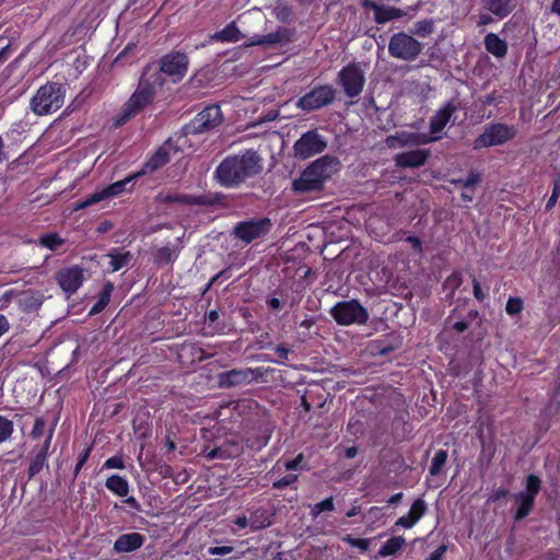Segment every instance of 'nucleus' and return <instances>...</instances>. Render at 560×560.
<instances>
[{
  "label": "nucleus",
  "instance_id": "f257e3e1",
  "mask_svg": "<svg viewBox=\"0 0 560 560\" xmlns=\"http://www.w3.org/2000/svg\"><path fill=\"white\" fill-rule=\"evenodd\" d=\"M262 171V159L254 150L224 158L217 166L214 178L225 188H236Z\"/></svg>",
  "mask_w": 560,
  "mask_h": 560
},
{
  "label": "nucleus",
  "instance_id": "f03ea898",
  "mask_svg": "<svg viewBox=\"0 0 560 560\" xmlns=\"http://www.w3.org/2000/svg\"><path fill=\"white\" fill-rule=\"evenodd\" d=\"M152 66L148 65L135 92L129 100L122 105L119 114L114 120V126L120 127L132 117L141 113L149 104H151L156 94V88L165 84V80L159 73H151Z\"/></svg>",
  "mask_w": 560,
  "mask_h": 560
},
{
  "label": "nucleus",
  "instance_id": "7ed1b4c3",
  "mask_svg": "<svg viewBox=\"0 0 560 560\" xmlns=\"http://www.w3.org/2000/svg\"><path fill=\"white\" fill-rule=\"evenodd\" d=\"M339 160L331 155L315 160L292 182V190L296 194L323 190L325 182L339 171Z\"/></svg>",
  "mask_w": 560,
  "mask_h": 560
},
{
  "label": "nucleus",
  "instance_id": "20e7f679",
  "mask_svg": "<svg viewBox=\"0 0 560 560\" xmlns=\"http://www.w3.org/2000/svg\"><path fill=\"white\" fill-rule=\"evenodd\" d=\"M66 97V88L58 82L39 86L30 101V109L37 116H47L59 110Z\"/></svg>",
  "mask_w": 560,
  "mask_h": 560
},
{
  "label": "nucleus",
  "instance_id": "39448f33",
  "mask_svg": "<svg viewBox=\"0 0 560 560\" xmlns=\"http://www.w3.org/2000/svg\"><path fill=\"white\" fill-rule=\"evenodd\" d=\"M517 135L515 125L505 122H490L483 131L474 139L472 149L479 151L485 148L499 147L512 141Z\"/></svg>",
  "mask_w": 560,
  "mask_h": 560
},
{
  "label": "nucleus",
  "instance_id": "423d86ee",
  "mask_svg": "<svg viewBox=\"0 0 560 560\" xmlns=\"http://www.w3.org/2000/svg\"><path fill=\"white\" fill-rule=\"evenodd\" d=\"M188 57L184 52L171 51L158 61V66L153 67L151 73H159L166 81L177 83L186 75L188 70Z\"/></svg>",
  "mask_w": 560,
  "mask_h": 560
},
{
  "label": "nucleus",
  "instance_id": "0eeeda50",
  "mask_svg": "<svg viewBox=\"0 0 560 560\" xmlns=\"http://www.w3.org/2000/svg\"><path fill=\"white\" fill-rule=\"evenodd\" d=\"M330 315L342 326L362 325L369 318L368 311L357 300L338 302L331 307Z\"/></svg>",
  "mask_w": 560,
  "mask_h": 560
},
{
  "label": "nucleus",
  "instance_id": "6e6552de",
  "mask_svg": "<svg viewBox=\"0 0 560 560\" xmlns=\"http://www.w3.org/2000/svg\"><path fill=\"white\" fill-rule=\"evenodd\" d=\"M223 121V114L219 105H210L199 112L194 119L185 126L186 135H200L218 128Z\"/></svg>",
  "mask_w": 560,
  "mask_h": 560
},
{
  "label": "nucleus",
  "instance_id": "1a4fd4ad",
  "mask_svg": "<svg viewBox=\"0 0 560 560\" xmlns=\"http://www.w3.org/2000/svg\"><path fill=\"white\" fill-rule=\"evenodd\" d=\"M540 489L541 479L537 475L529 474L525 479V491L516 495L517 508L514 513L515 521H522L529 515Z\"/></svg>",
  "mask_w": 560,
  "mask_h": 560
},
{
  "label": "nucleus",
  "instance_id": "9d476101",
  "mask_svg": "<svg viewBox=\"0 0 560 560\" xmlns=\"http://www.w3.org/2000/svg\"><path fill=\"white\" fill-rule=\"evenodd\" d=\"M387 48L393 57L405 61H412L420 55L422 44L412 36L401 32L390 37Z\"/></svg>",
  "mask_w": 560,
  "mask_h": 560
},
{
  "label": "nucleus",
  "instance_id": "9b49d317",
  "mask_svg": "<svg viewBox=\"0 0 560 560\" xmlns=\"http://www.w3.org/2000/svg\"><path fill=\"white\" fill-rule=\"evenodd\" d=\"M335 97L336 90L331 85H317L298 100L296 107L310 113L330 105Z\"/></svg>",
  "mask_w": 560,
  "mask_h": 560
},
{
  "label": "nucleus",
  "instance_id": "f8f14e48",
  "mask_svg": "<svg viewBox=\"0 0 560 560\" xmlns=\"http://www.w3.org/2000/svg\"><path fill=\"white\" fill-rule=\"evenodd\" d=\"M156 200L162 203H183L196 206H215L224 202V195L220 192H207L200 196L173 194L161 191L156 195Z\"/></svg>",
  "mask_w": 560,
  "mask_h": 560
},
{
  "label": "nucleus",
  "instance_id": "ddd939ff",
  "mask_svg": "<svg viewBox=\"0 0 560 560\" xmlns=\"http://www.w3.org/2000/svg\"><path fill=\"white\" fill-rule=\"evenodd\" d=\"M327 147L326 139L317 130L304 132L293 144L294 156L301 160L322 153Z\"/></svg>",
  "mask_w": 560,
  "mask_h": 560
},
{
  "label": "nucleus",
  "instance_id": "4468645a",
  "mask_svg": "<svg viewBox=\"0 0 560 560\" xmlns=\"http://www.w3.org/2000/svg\"><path fill=\"white\" fill-rule=\"evenodd\" d=\"M270 229L271 221L268 218L253 219L238 222L233 229V234L236 238L249 244L267 235Z\"/></svg>",
  "mask_w": 560,
  "mask_h": 560
},
{
  "label": "nucleus",
  "instance_id": "2eb2a0df",
  "mask_svg": "<svg viewBox=\"0 0 560 560\" xmlns=\"http://www.w3.org/2000/svg\"><path fill=\"white\" fill-rule=\"evenodd\" d=\"M364 82L363 70L358 63H349L338 73V83L342 86L348 97L358 96L363 90Z\"/></svg>",
  "mask_w": 560,
  "mask_h": 560
},
{
  "label": "nucleus",
  "instance_id": "dca6fc26",
  "mask_svg": "<svg viewBox=\"0 0 560 560\" xmlns=\"http://www.w3.org/2000/svg\"><path fill=\"white\" fill-rule=\"evenodd\" d=\"M55 279L59 287L71 295L82 285L84 271L79 266L65 267L56 272Z\"/></svg>",
  "mask_w": 560,
  "mask_h": 560
},
{
  "label": "nucleus",
  "instance_id": "f3484780",
  "mask_svg": "<svg viewBox=\"0 0 560 560\" xmlns=\"http://www.w3.org/2000/svg\"><path fill=\"white\" fill-rule=\"evenodd\" d=\"M255 378L256 372L250 368L232 369L218 374V385L220 388H232L249 384Z\"/></svg>",
  "mask_w": 560,
  "mask_h": 560
},
{
  "label": "nucleus",
  "instance_id": "a211bd4d",
  "mask_svg": "<svg viewBox=\"0 0 560 560\" xmlns=\"http://www.w3.org/2000/svg\"><path fill=\"white\" fill-rule=\"evenodd\" d=\"M292 35L293 32L291 30L279 26L272 33L266 35H256L252 37L247 46H264L267 48H273L290 43Z\"/></svg>",
  "mask_w": 560,
  "mask_h": 560
},
{
  "label": "nucleus",
  "instance_id": "6ab92c4d",
  "mask_svg": "<svg viewBox=\"0 0 560 560\" xmlns=\"http://www.w3.org/2000/svg\"><path fill=\"white\" fill-rule=\"evenodd\" d=\"M431 155L429 149H415L404 151L394 156V161L401 168H417L423 166Z\"/></svg>",
  "mask_w": 560,
  "mask_h": 560
},
{
  "label": "nucleus",
  "instance_id": "aec40b11",
  "mask_svg": "<svg viewBox=\"0 0 560 560\" xmlns=\"http://www.w3.org/2000/svg\"><path fill=\"white\" fill-rule=\"evenodd\" d=\"M428 505L422 498H418L411 504L407 514L400 516L392 527V533L396 532L397 527L409 529L413 527L427 513Z\"/></svg>",
  "mask_w": 560,
  "mask_h": 560
},
{
  "label": "nucleus",
  "instance_id": "412c9836",
  "mask_svg": "<svg viewBox=\"0 0 560 560\" xmlns=\"http://www.w3.org/2000/svg\"><path fill=\"white\" fill-rule=\"evenodd\" d=\"M458 105L454 100L447 101L431 118L429 124L430 133L438 135L444 130L451 121L452 116L457 112Z\"/></svg>",
  "mask_w": 560,
  "mask_h": 560
},
{
  "label": "nucleus",
  "instance_id": "4be33fe9",
  "mask_svg": "<svg viewBox=\"0 0 560 560\" xmlns=\"http://www.w3.org/2000/svg\"><path fill=\"white\" fill-rule=\"evenodd\" d=\"M55 432V424L48 430L47 436L45 439V442L43 446L38 450L34 458H32L28 467V478L32 479L35 477L45 465H47V456H48V450L51 444V440Z\"/></svg>",
  "mask_w": 560,
  "mask_h": 560
},
{
  "label": "nucleus",
  "instance_id": "5701e85b",
  "mask_svg": "<svg viewBox=\"0 0 560 560\" xmlns=\"http://www.w3.org/2000/svg\"><path fill=\"white\" fill-rule=\"evenodd\" d=\"M144 541L145 537L140 533H127L115 540L113 549L118 553H129L140 549Z\"/></svg>",
  "mask_w": 560,
  "mask_h": 560
},
{
  "label": "nucleus",
  "instance_id": "b1692460",
  "mask_svg": "<svg viewBox=\"0 0 560 560\" xmlns=\"http://www.w3.org/2000/svg\"><path fill=\"white\" fill-rule=\"evenodd\" d=\"M182 247L178 244H167L152 252V260L156 266L172 265L179 256Z\"/></svg>",
  "mask_w": 560,
  "mask_h": 560
},
{
  "label": "nucleus",
  "instance_id": "393cba45",
  "mask_svg": "<svg viewBox=\"0 0 560 560\" xmlns=\"http://www.w3.org/2000/svg\"><path fill=\"white\" fill-rule=\"evenodd\" d=\"M482 8L499 19L509 16L515 9V0H481Z\"/></svg>",
  "mask_w": 560,
  "mask_h": 560
},
{
  "label": "nucleus",
  "instance_id": "a878e982",
  "mask_svg": "<svg viewBox=\"0 0 560 560\" xmlns=\"http://www.w3.org/2000/svg\"><path fill=\"white\" fill-rule=\"evenodd\" d=\"M485 47L488 52L497 58H503L508 54V44L494 33H488L485 36Z\"/></svg>",
  "mask_w": 560,
  "mask_h": 560
},
{
  "label": "nucleus",
  "instance_id": "bb28decb",
  "mask_svg": "<svg viewBox=\"0 0 560 560\" xmlns=\"http://www.w3.org/2000/svg\"><path fill=\"white\" fill-rule=\"evenodd\" d=\"M244 35L237 28L235 22L229 23L221 31L215 32L210 36L211 40L221 42V43H236L241 40Z\"/></svg>",
  "mask_w": 560,
  "mask_h": 560
},
{
  "label": "nucleus",
  "instance_id": "cd10ccee",
  "mask_svg": "<svg viewBox=\"0 0 560 560\" xmlns=\"http://www.w3.org/2000/svg\"><path fill=\"white\" fill-rule=\"evenodd\" d=\"M170 161V152L165 148H160L158 151L145 162L143 168L140 173L147 174V173H153L156 170L163 167L165 164H167Z\"/></svg>",
  "mask_w": 560,
  "mask_h": 560
},
{
  "label": "nucleus",
  "instance_id": "c85d7f7f",
  "mask_svg": "<svg viewBox=\"0 0 560 560\" xmlns=\"http://www.w3.org/2000/svg\"><path fill=\"white\" fill-rule=\"evenodd\" d=\"M105 487L118 497H126L129 493L127 479L119 475H112L105 481Z\"/></svg>",
  "mask_w": 560,
  "mask_h": 560
},
{
  "label": "nucleus",
  "instance_id": "c756f323",
  "mask_svg": "<svg viewBox=\"0 0 560 560\" xmlns=\"http://www.w3.org/2000/svg\"><path fill=\"white\" fill-rule=\"evenodd\" d=\"M250 520V529L253 532L266 528L271 525V515L266 509H257L248 516Z\"/></svg>",
  "mask_w": 560,
  "mask_h": 560
},
{
  "label": "nucleus",
  "instance_id": "7c9ffc66",
  "mask_svg": "<svg viewBox=\"0 0 560 560\" xmlns=\"http://www.w3.org/2000/svg\"><path fill=\"white\" fill-rule=\"evenodd\" d=\"M113 291L114 284L112 282H106L102 291L98 293L96 303L91 307L89 312L90 316L101 313L108 305Z\"/></svg>",
  "mask_w": 560,
  "mask_h": 560
},
{
  "label": "nucleus",
  "instance_id": "2f4dec72",
  "mask_svg": "<svg viewBox=\"0 0 560 560\" xmlns=\"http://www.w3.org/2000/svg\"><path fill=\"white\" fill-rule=\"evenodd\" d=\"M412 431V427L404 419H394L392 422V434L396 441L408 440Z\"/></svg>",
  "mask_w": 560,
  "mask_h": 560
},
{
  "label": "nucleus",
  "instance_id": "473e14b6",
  "mask_svg": "<svg viewBox=\"0 0 560 560\" xmlns=\"http://www.w3.org/2000/svg\"><path fill=\"white\" fill-rule=\"evenodd\" d=\"M19 304L24 312H33L42 306L43 299L33 292H24L19 300Z\"/></svg>",
  "mask_w": 560,
  "mask_h": 560
},
{
  "label": "nucleus",
  "instance_id": "72a5a7b5",
  "mask_svg": "<svg viewBox=\"0 0 560 560\" xmlns=\"http://www.w3.org/2000/svg\"><path fill=\"white\" fill-rule=\"evenodd\" d=\"M140 176V173H137L135 175L128 176L122 180L115 182L114 184L107 186L106 188L102 189L103 195L105 199L107 197L118 196L122 191L127 190V186L137 177Z\"/></svg>",
  "mask_w": 560,
  "mask_h": 560
},
{
  "label": "nucleus",
  "instance_id": "f704fd0d",
  "mask_svg": "<svg viewBox=\"0 0 560 560\" xmlns=\"http://www.w3.org/2000/svg\"><path fill=\"white\" fill-rule=\"evenodd\" d=\"M448 453L446 450H438L431 460L429 472L431 476H439L446 465Z\"/></svg>",
  "mask_w": 560,
  "mask_h": 560
},
{
  "label": "nucleus",
  "instance_id": "c9c22d12",
  "mask_svg": "<svg viewBox=\"0 0 560 560\" xmlns=\"http://www.w3.org/2000/svg\"><path fill=\"white\" fill-rule=\"evenodd\" d=\"M66 243V240L62 238L57 233H48L44 234L38 238V244L45 248H48L50 250H57L60 246H62Z\"/></svg>",
  "mask_w": 560,
  "mask_h": 560
},
{
  "label": "nucleus",
  "instance_id": "e433bc0d",
  "mask_svg": "<svg viewBox=\"0 0 560 560\" xmlns=\"http://www.w3.org/2000/svg\"><path fill=\"white\" fill-rule=\"evenodd\" d=\"M109 257V266L113 272L120 270L122 267L127 266L131 259V255L129 252L125 253H109L107 254Z\"/></svg>",
  "mask_w": 560,
  "mask_h": 560
},
{
  "label": "nucleus",
  "instance_id": "4c0bfd02",
  "mask_svg": "<svg viewBox=\"0 0 560 560\" xmlns=\"http://www.w3.org/2000/svg\"><path fill=\"white\" fill-rule=\"evenodd\" d=\"M481 174L476 171H470L466 178H453L451 184L462 188H472L481 183Z\"/></svg>",
  "mask_w": 560,
  "mask_h": 560
},
{
  "label": "nucleus",
  "instance_id": "58836bf2",
  "mask_svg": "<svg viewBox=\"0 0 560 560\" xmlns=\"http://www.w3.org/2000/svg\"><path fill=\"white\" fill-rule=\"evenodd\" d=\"M104 199H105V197H104L102 190L95 191L94 194L90 195L85 199L75 201L73 209L74 210L85 209L90 206H93V205L104 200Z\"/></svg>",
  "mask_w": 560,
  "mask_h": 560
},
{
  "label": "nucleus",
  "instance_id": "ea45409f",
  "mask_svg": "<svg viewBox=\"0 0 560 560\" xmlns=\"http://www.w3.org/2000/svg\"><path fill=\"white\" fill-rule=\"evenodd\" d=\"M14 431L13 422L0 415V443L8 441Z\"/></svg>",
  "mask_w": 560,
  "mask_h": 560
},
{
  "label": "nucleus",
  "instance_id": "a19ab883",
  "mask_svg": "<svg viewBox=\"0 0 560 560\" xmlns=\"http://www.w3.org/2000/svg\"><path fill=\"white\" fill-rule=\"evenodd\" d=\"M434 30V23L430 19H425L422 21H418L415 24L413 33L420 37H425L430 35Z\"/></svg>",
  "mask_w": 560,
  "mask_h": 560
},
{
  "label": "nucleus",
  "instance_id": "79ce46f5",
  "mask_svg": "<svg viewBox=\"0 0 560 560\" xmlns=\"http://www.w3.org/2000/svg\"><path fill=\"white\" fill-rule=\"evenodd\" d=\"M524 308V302L521 298L510 296L505 304V311L510 316L518 315Z\"/></svg>",
  "mask_w": 560,
  "mask_h": 560
},
{
  "label": "nucleus",
  "instance_id": "37998d69",
  "mask_svg": "<svg viewBox=\"0 0 560 560\" xmlns=\"http://www.w3.org/2000/svg\"><path fill=\"white\" fill-rule=\"evenodd\" d=\"M276 19L280 22H288L292 15V10L284 2H278L273 9Z\"/></svg>",
  "mask_w": 560,
  "mask_h": 560
},
{
  "label": "nucleus",
  "instance_id": "c03bdc74",
  "mask_svg": "<svg viewBox=\"0 0 560 560\" xmlns=\"http://www.w3.org/2000/svg\"><path fill=\"white\" fill-rule=\"evenodd\" d=\"M342 541L349 544L352 547L360 549L361 551H366L369 549L372 539L364 538H353L351 535H345L341 538Z\"/></svg>",
  "mask_w": 560,
  "mask_h": 560
},
{
  "label": "nucleus",
  "instance_id": "a18cd8bd",
  "mask_svg": "<svg viewBox=\"0 0 560 560\" xmlns=\"http://www.w3.org/2000/svg\"><path fill=\"white\" fill-rule=\"evenodd\" d=\"M334 501L332 497L325 499L324 501L316 503L312 506L311 514L314 517H317L322 512L332 511L334 510Z\"/></svg>",
  "mask_w": 560,
  "mask_h": 560
},
{
  "label": "nucleus",
  "instance_id": "49530a36",
  "mask_svg": "<svg viewBox=\"0 0 560 560\" xmlns=\"http://www.w3.org/2000/svg\"><path fill=\"white\" fill-rule=\"evenodd\" d=\"M208 459H228L232 457V454L225 446H218L206 453Z\"/></svg>",
  "mask_w": 560,
  "mask_h": 560
},
{
  "label": "nucleus",
  "instance_id": "de8ad7c7",
  "mask_svg": "<svg viewBox=\"0 0 560 560\" xmlns=\"http://www.w3.org/2000/svg\"><path fill=\"white\" fill-rule=\"evenodd\" d=\"M405 538L402 536H393L387 539V556L395 555L405 545Z\"/></svg>",
  "mask_w": 560,
  "mask_h": 560
},
{
  "label": "nucleus",
  "instance_id": "09e8293b",
  "mask_svg": "<svg viewBox=\"0 0 560 560\" xmlns=\"http://www.w3.org/2000/svg\"><path fill=\"white\" fill-rule=\"evenodd\" d=\"M462 282L463 279L460 272L454 271L445 279L444 287L450 288L452 293H454L462 285Z\"/></svg>",
  "mask_w": 560,
  "mask_h": 560
},
{
  "label": "nucleus",
  "instance_id": "8fccbe9b",
  "mask_svg": "<svg viewBox=\"0 0 560 560\" xmlns=\"http://www.w3.org/2000/svg\"><path fill=\"white\" fill-rule=\"evenodd\" d=\"M364 7L373 9L374 20L377 24L385 23V9L382 5H378L372 1H365Z\"/></svg>",
  "mask_w": 560,
  "mask_h": 560
},
{
  "label": "nucleus",
  "instance_id": "3c124183",
  "mask_svg": "<svg viewBox=\"0 0 560 560\" xmlns=\"http://www.w3.org/2000/svg\"><path fill=\"white\" fill-rule=\"evenodd\" d=\"M296 480H298V475L288 474V475L283 476L282 478L278 479L277 481H275L272 483V488L280 490V489H283V488H287V487L293 485Z\"/></svg>",
  "mask_w": 560,
  "mask_h": 560
},
{
  "label": "nucleus",
  "instance_id": "603ef678",
  "mask_svg": "<svg viewBox=\"0 0 560 560\" xmlns=\"http://www.w3.org/2000/svg\"><path fill=\"white\" fill-rule=\"evenodd\" d=\"M45 429H46V421L40 417L36 418L34 427L30 434L31 438L34 440L40 439L45 433Z\"/></svg>",
  "mask_w": 560,
  "mask_h": 560
},
{
  "label": "nucleus",
  "instance_id": "864d4df0",
  "mask_svg": "<svg viewBox=\"0 0 560 560\" xmlns=\"http://www.w3.org/2000/svg\"><path fill=\"white\" fill-rule=\"evenodd\" d=\"M348 431L352 434V435H359V434H363V422L361 421L360 417L359 418H351L349 423H348Z\"/></svg>",
  "mask_w": 560,
  "mask_h": 560
},
{
  "label": "nucleus",
  "instance_id": "5fc2aeb1",
  "mask_svg": "<svg viewBox=\"0 0 560 560\" xmlns=\"http://www.w3.org/2000/svg\"><path fill=\"white\" fill-rule=\"evenodd\" d=\"M124 469L125 464L120 456H112L108 459L105 460V463L102 466V469Z\"/></svg>",
  "mask_w": 560,
  "mask_h": 560
},
{
  "label": "nucleus",
  "instance_id": "6e6d98bb",
  "mask_svg": "<svg viewBox=\"0 0 560 560\" xmlns=\"http://www.w3.org/2000/svg\"><path fill=\"white\" fill-rule=\"evenodd\" d=\"M406 15H408V12L402 9L395 8V7H387V22L392 21V20L400 19Z\"/></svg>",
  "mask_w": 560,
  "mask_h": 560
},
{
  "label": "nucleus",
  "instance_id": "4d7b16f0",
  "mask_svg": "<svg viewBox=\"0 0 560 560\" xmlns=\"http://www.w3.org/2000/svg\"><path fill=\"white\" fill-rule=\"evenodd\" d=\"M234 550L232 546L210 547L208 553L211 556H226Z\"/></svg>",
  "mask_w": 560,
  "mask_h": 560
},
{
  "label": "nucleus",
  "instance_id": "13d9d810",
  "mask_svg": "<svg viewBox=\"0 0 560 560\" xmlns=\"http://www.w3.org/2000/svg\"><path fill=\"white\" fill-rule=\"evenodd\" d=\"M447 545L442 544L433 552L430 553L427 560H442L447 551Z\"/></svg>",
  "mask_w": 560,
  "mask_h": 560
},
{
  "label": "nucleus",
  "instance_id": "bf43d9fd",
  "mask_svg": "<svg viewBox=\"0 0 560 560\" xmlns=\"http://www.w3.org/2000/svg\"><path fill=\"white\" fill-rule=\"evenodd\" d=\"M472 294L479 302H483L486 299V294L481 289L480 282L476 278L472 279Z\"/></svg>",
  "mask_w": 560,
  "mask_h": 560
},
{
  "label": "nucleus",
  "instance_id": "052dcab7",
  "mask_svg": "<svg viewBox=\"0 0 560 560\" xmlns=\"http://www.w3.org/2000/svg\"><path fill=\"white\" fill-rule=\"evenodd\" d=\"M303 454H299L295 458L287 460L283 466L285 470H295L299 465L303 462Z\"/></svg>",
  "mask_w": 560,
  "mask_h": 560
},
{
  "label": "nucleus",
  "instance_id": "680f3d73",
  "mask_svg": "<svg viewBox=\"0 0 560 560\" xmlns=\"http://www.w3.org/2000/svg\"><path fill=\"white\" fill-rule=\"evenodd\" d=\"M90 456V448H86L79 457L78 463L74 467V476H77L80 469L83 467Z\"/></svg>",
  "mask_w": 560,
  "mask_h": 560
},
{
  "label": "nucleus",
  "instance_id": "e2e57ef3",
  "mask_svg": "<svg viewBox=\"0 0 560 560\" xmlns=\"http://www.w3.org/2000/svg\"><path fill=\"white\" fill-rule=\"evenodd\" d=\"M406 241L411 245L415 252L421 253L422 252V241L418 236H408Z\"/></svg>",
  "mask_w": 560,
  "mask_h": 560
},
{
  "label": "nucleus",
  "instance_id": "0e129e2a",
  "mask_svg": "<svg viewBox=\"0 0 560 560\" xmlns=\"http://www.w3.org/2000/svg\"><path fill=\"white\" fill-rule=\"evenodd\" d=\"M509 494V491L502 487L495 489L492 494L490 495V501L497 502L503 498H505Z\"/></svg>",
  "mask_w": 560,
  "mask_h": 560
},
{
  "label": "nucleus",
  "instance_id": "69168bd1",
  "mask_svg": "<svg viewBox=\"0 0 560 560\" xmlns=\"http://www.w3.org/2000/svg\"><path fill=\"white\" fill-rule=\"evenodd\" d=\"M10 322L5 315L0 314V338L10 330Z\"/></svg>",
  "mask_w": 560,
  "mask_h": 560
},
{
  "label": "nucleus",
  "instance_id": "338daca9",
  "mask_svg": "<svg viewBox=\"0 0 560 560\" xmlns=\"http://www.w3.org/2000/svg\"><path fill=\"white\" fill-rule=\"evenodd\" d=\"M275 352L278 354V357L282 360H287L289 357L290 350L284 345H278L275 348Z\"/></svg>",
  "mask_w": 560,
  "mask_h": 560
},
{
  "label": "nucleus",
  "instance_id": "774afa93",
  "mask_svg": "<svg viewBox=\"0 0 560 560\" xmlns=\"http://www.w3.org/2000/svg\"><path fill=\"white\" fill-rule=\"evenodd\" d=\"M549 11L560 19V0H552L549 7Z\"/></svg>",
  "mask_w": 560,
  "mask_h": 560
}]
</instances>
